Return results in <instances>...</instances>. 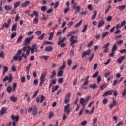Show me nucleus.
Instances as JSON below:
<instances>
[{"label":"nucleus","mask_w":126,"mask_h":126,"mask_svg":"<svg viewBox=\"0 0 126 126\" xmlns=\"http://www.w3.org/2000/svg\"><path fill=\"white\" fill-rule=\"evenodd\" d=\"M40 59H44L45 61H48V59H49V56L46 55L41 56L40 57Z\"/></svg>","instance_id":"43"},{"label":"nucleus","mask_w":126,"mask_h":126,"mask_svg":"<svg viewBox=\"0 0 126 126\" xmlns=\"http://www.w3.org/2000/svg\"><path fill=\"white\" fill-rule=\"evenodd\" d=\"M30 4V2L29 1H26L24 3L22 4L23 7H26V6H28Z\"/></svg>","instance_id":"21"},{"label":"nucleus","mask_w":126,"mask_h":126,"mask_svg":"<svg viewBox=\"0 0 126 126\" xmlns=\"http://www.w3.org/2000/svg\"><path fill=\"white\" fill-rule=\"evenodd\" d=\"M6 91L8 93H11V91H12V88L10 86L7 87Z\"/></svg>","instance_id":"34"},{"label":"nucleus","mask_w":126,"mask_h":126,"mask_svg":"<svg viewBox=\"0 0 126 126\" xmlns=\"http://www.w3.org/2000/svg\"><path fill=\"white\" fill-rule=\"evenodd\" d=\"M6 112V109L4 107H2L1 109L0 116H2Z\"/></svg>","instance_id":"26"},{"label":"nucleus","mask_w":126,"mask_h":126,"mask_svg":"<svg viewBox=\"0 0 126 126\" xmlns=\"http://www.w3.org/2000/svg\"><path fill=\"white\" fill-rule=\"evenodd\" d=\"M112 100H113L112 103H111L109 105V108L110 110L111 109H113V108H114V107H115L116 105H117V101H116V100H115V98H113Z\"/></svg>","instance_id":"10"},{"label":"nucleus","mask_w":126,"mask_h":126,"mask_svg":"<svg viewBox=\"0 0 126 126\" xmlns=\"http://www.w3.org/2000/svg\"><path fill=\"white\" fill-rule=\"evenodd\" d=\"M38 22H39V20L38 19V18H34L33 20V24H38Z\"/></svg>","instance_id":"49"},{"label":"nucleus","mask_w":126,"mask_h":126,"mask_svg":"<svg viewBox=\"0 0 126 126\" xmlns=\"http://www.w3.org/2000/svg\"><path fill=\"white\" fill-rule=\"evenodd\" d=\"M58 45L61 48H64V47H66V44L64 43V42H58Z\"/></svg>","instance_id":"19"},{"label":"nucleus","mask_w":126,"mask_h":126,"mask_svg":"<svg viewBox=\"0 0 126 126\" xmlns=\"http://www.w3.org/2000/svg\"><path fill=\"white\" fill-rule=\"evenodd\" d=\"M99 75V71L96 72L92 76L93 78H96Z\"/></svg>","instance_id":"39"},{"label":"nucleus","mask_w":126,"mask_h":126,"mask_svg":"<svg viewBox=\"0 0 126 126\" xmlns=\"http://www.w3.org/2000/svg\"><path fill=\"white\" fill-rule=\"evenodd\" d=\"M70 108V104H68L64 106V112L66 113L67 115H69L70 113V109H69Z\"/></svg>","instance_id":"4"},{"label":"nucleus","mask_w":126,"mask_h":126,"mask_svg":"<svg viewBox=\"0 0 126 126\" xmlns=\"http://www.w3.org/2000/svg\"><path fill=\"white\" fill-rule=\"evenodd\" d=\"M94 14L93 15L92 17V20H94V19L96 18V17L97 16V11H94Z\"/></svg>","instance_id":"32"},{"label":"nucleus","mask_w":126,"mask_h":126,"mask_svg":"<svg viewBox=\"0 0 126 126\" xmlns=\"http://www.w3.org/2000/svg\"><path fill=\"white\" fill-rule=\"evenodd\" d=\"M108 86V84L105 83L100 87L101 90H104Z\"/></svg>","instance_id":"29"},{"label":"nucleus","mask_w":126,"mask_h":126,"mask_svg":"<svg viewBox=\"0 0 126 126\" xmlns=\"http://www.w3.org/2000/svg\"><path fill=\"white\" fill-rule=\"evenodd\" d=\"M90 99V96H88L86 100L84 99V103H85V104H87V103H88V100H89Z\"/></svg>","instance_id":"62"},{"label":"nucleus","mask_w":126,"mask_h":126,"mask_svg":"<svg viewBox=\"0 0 126 126\" xmlns=\"http://www.w3.org/2000/svg\"><path fill=\"white\" fill-rule=\"evenodd\" d=\"M116 43L118 44V45H121L124 43V41L123 40L116 41Z\"/></svg>","instance_id":"56"},{"label":"nucleus","mask_w":126,"mask_h":126,"mask_svg":"<svg viewBox=\"0 0 126 126\" xmlns=\"http://www.w3.org/2000/svg\"><path fill=\"white\" fill-rule=\"evenodd\" d=\"M29 51H31V54H34L35 52H38V49H37V45L36 44H33L32 48L29 49Z\"/></svg>","instance_id":"3"},{"label":"nucleus","mask_w":126,"mask_h":126,"mask_svg":"<svg viewBox=\"0 0 126 126\" xmlns=\"http://www.w3.org/2000/svg\"><path fill=\"white\" fill-rule=\"evenodd\" d=\"M53 37H54V32H51L50 33H49V37L48 38V40H52Z\"/></svg>","instance_id":"37"},{"label":"nucleus","mask_w":126,"mask_h":126,"mask_svg":"<svg viewBox=\"0 0 126 126\" xmlns=\"http://www.w3.org/2000/svg\"><path fill=\"white\" fill-rule=\"evenodd\" d=\"M110 46V43H107L106 44L104 45L103 49H104V53H108V51H109L108 47Z\"/></svg>","instance_id":"14"},{"label":"nucleus","mask_w":126,"mask_h":126,"mask_svg":"<svg viewBox=\"0 0 126 126\" xmlns=\"http://www.w3.org/2000/svg\"><path fill=\"white\" fill-rule=\"evenodd\" d=\"M109 32H103L102 34V39H104L105 37H107L109 35Z\"/></svg>","instance_id":"28"},{"label":"nucleus","mask_w":126,"mask_h":126,"mask_svg":"<svg viewBox=\"0 0 126 126\" xmlns=\"http://www.w3.org/2000/svg\"><path fill=\"white\" fill-rule=\"evenodd\" d=\"M126 8V5H121L118 7V9L120 10V11H123Z\"/></svg>","instance_id":"22"},{"label":"nucleus","mask_w":126,"mask_h":126,"mask_svg":"<svg viewBox=\"0 0 126 126\" xmlns=\"http://www.w3.org/2000/svg\"><path fill=\"white\" fill-rule=\"evenodd\" d=\"M44 51H46V52H52L53 51V47L51 46H47L45 48Z\"/></svg>","instance_id":"20"},{"label":"nucleus","mask_w":126,"mask_h":126,"mask_svg":"<svg viewBox=\"0 0 126 126\" xmlns=\"http://www.w3.org/2000/svg\"><path fill=\"white\" fill-rule=\"evenodd\" d=\"M104 24H105V21L101 20L98 22L97 27L98 28H101V27L103 26Z\"/></svg>","instance_id":"17"},{"label":"nucleus","mask_w":126,"mask_h":126,"mask_svg":"<svg viewBox=\"0 0 126 126\" xmlns=\"http://www.w3.org/2000/svg\"><path fill=\"white\" fill-rule=\"evenodd\" d=\"M27 49L29 50V49H30V46H25L22 48L21 50L23 51V52H26L27 51Z\"/></svg>","instance_id":"27"},{"label":"nucleus","mask_w":126,"mask_h":126,"mask_svg":"<svg viewBox=\"0 0 126 126\" xmlns=\"http://www.w3.org/2000/svg\"><path fill=\"white\" fill-rule=\"evenodd\" d=\"M80 103L81 104V105H82V106H83V107L82 108L81 110L84 111V109H85V106H86V105L87 104L84 103V98H81L80 99Z\"/></svg>","instance_id":"7"},{"label":"nucleus","mask_w":126,"mask_h":126,"mask_svg":"<svg viewBox=\"0 0 126 126\" xmlns=\"http://www.w3.org/2000/svg\"><path fill=\"white\" fill-rule=\"evenodd\" d=\"M3 25V27H5V28H9V27L10 26V25H9L6 23H4Z\"/></svg>","instance_id":"51"},{"label":"nucleus","mask_w":126,"mask_h":126,"mask_svg":"<svg viewBox=\"0 0 126 126\" xmlns=\"http://www.w3.org/2000/svg\"><path fill=\"white\" fill-rule=\"evenodd\" d=\"M0 58H4V51H1L0 53Z\"/></svg>","instance_id":"57"},{"label":"nucleus","mask_w":126,"mask_h":126,"mask_svg":"<svg viewBox=\"0 0 126 126\" xmlns=\"http://www.w3.org/2000/svg\"><path fill=\"white\" fill-rule=\"evenodd\" d=\"M17 86V84L16 83H14L13 85V91H15V89H16Z\"/></svg>","instance_id":"50"},{"label":"nucleus","mask_w":126,"mask_h":126,"mask_svg":"<svg viewBox=\"0 0 126 126\" xmlns=\"http://www.w3.org/2000/svg\"><path fill=\"white\" fill-rule=\"evenodd\" d=\"M82 24V20H81V21H80L78 23H77V24L75 25V28H77V27H79V26H80V25H81Z\"/></svg>","instance_id":"36"},{"label":"nucleus","mask_w":126,"mask_h":126,"mask_svg":"<svg viewBox=\"0 0 126 126\" xmlns=\"http://www.w3.org/2000/svg\"><path fill=\"white\" fill-rule=\"evenodd\" d=\"M124 25H126V21H123L121 22L120 27H123V26H124Z\"/></svg>","instance_id":"64"},{"label":"nucleus","mask_w":126,"mask_h":126,"mask_svg":"<svg viewBox=\"0 0 126 126\" xmlns=\"http://www.w3.org/2000/svg\"><path fill=\"white\" fill-rule=\"evenodd\" d=\"M20 3H21L20 1H18V2L15 3L14 6V8H17V7H18V6H19V5H20Z\"/></svg>","instance_id":"35"},{"label":"nucleus","mask_w":126,"mask_h":126,"mask_svg":"<svg viewBox=\"0 0 126 126\" xmlns=\"http://www.w3.org/2000/svg\"><path fill=\"white\" fill-rule=\"evenodd\" d=\"M58 88H59V86H56L54 88H52V90L51 92L52 93H54L55 91H57V90H58Z\"/></svg>","instance_id":"44"},{"label":"nucleus","mask_w":126,"mask_h":126,"mask_svg":"<svg viewBox=\"0 0 126 126\" xmlns=\"http://www.w3.org/2000/svg\"><path fill=\"white\" fill-rule=\"evenodd\" d=\"M45 100H46V97H45L43 95H41V100H40V97H39L36 98L37 103H39V102L40 103H43Z\"/></svg>","instance_id":"8"},{"label":"nucleus","mask_w":126,"mask_h":126,"mask_svg":"<svg viewBox=\"0 0 126 126\" xmlns=\"http://www.w3.org/2000/svg\"><path fill=\"white\" fill-rule=\"evenodd\" d=\"M113 95L114 96V97H117L118 96V91H117V90H114L113 91Z\"/></svg>","instance_id":"48"},{"label":"nucleus","mask_w":126,"mask_h":126,"mask_svg":"<svg viewBox=\"0 0 126 126\" xmlns=\"http://www.w3.org/2000/svg\"><path fill=\"white\" fill-rule=\"evenodd\" d=\"M70 57H74V51L73 50H71L70 52Z\"/></svg>","instance_id":"58"},{"label":"nucleus","mask_w":126,"mask_h":126,"mask_svg":"<svg viewBox=\"0 0 126 126\" xmlns=\"http://www.w3.org/2000/svg\"><path fill=\"white\" fill-rule=\"evenodd\" d=\"M32 115L34 117H36L38 115V108H37L36 106H34L32 110Z\"/></svg>","instance_id":"13"},{"label":"nucleus","mask_w":126,"mask_h":126,"mask_svg":"<svg viewBox=\"0 0 126 126\" xmlns=\"http://www.w3.org/2000/svg\"><path fill=\"white\" fill-rule=\"evenodd\" d=\"M117 44H114L112 48V52H115L117 49Z\"/></svg>","instance_id":"33"},{"label":"nucleus","mask_w":126,"mask_h":126,"mask_svg":"<svg viewBox=\"0 0 126 126\" xmlns=\"http://www.w3.org/2000/svg\"><path fill=\"white\" fill-rule=\"evenodd\" d=\"M58 82H59V83H63V78H59Z\"/></svg>","instance_id":"63"},{"label":"nucleus","mask_w":126,"mask_h":126,"mask_svg":"<svg viewBox=\"0 0 126 126\" xmlns=\"http://www.w3.org/2000/svg\"><path fill=\"white\" fill-rule=\"evenodd\" d=\"M35 34H36V35L37 36H40V35H41V34H42V31H37L35 32Z\"/></svg>","instance_id":"60"},{"label":"nucleus","mask_w":126,"mask_h":126,"mask_svg":"<svg viewBox=\"0 0 126 126\" xmlns=\"http://www.w3.org/2000/svg\"><path fill=\"white\" fill-rule=\"evenodd\" d=\"M90 88H92L93 89H96L98 87L97 86V84H91L89 85Z\"/></svg>","instance_id":"23"},{"label":"nucleus","mask_w":126,"mask_h":126,"mask_svg":"<svg viewBox=\"0 0 126 126\" xmlns=\"http://www.w3.org/2000/svg\"><path fill=\"white\" fill-rule=\"evenodd\" d=\"M39 92V90H37L34 94L32 96V98H36L37 97V95H38V93Z\"/></svg>","instance_id":"45"},{"label":"nucleus","mask_w":126,"mask_h":126,"mask_svg":"<svg viewBox=\"0 0 126 126\" xmlns=\"http://www.w3.org/2000/svg\"><path fill=\"white\" fill-rule=\"evenodd\" d=\"M70 96H71V93H68L67 94H66L65 98V99H66V98H69V97H70Z\"/></svg>","instance_id":"55"},{"label":"nucleus","mask_w":126,"mask_h":126,"mask_svg":"<svg viewBox=\"0 0 126 126\" xmlns=\"http://www.w3.org/2000/svg\"><path fill=\"white\" fill-rule=\"evenodd\" d=\"M9 77L8 76H6L5 78H3V82H5L7 80H8V83H10L12 81V75L11 74H9Z\"/></svg>","instance_id":"5"},{"label":"nucleus","mask_w":126,"mask_h":126,"mask_svg":"<svg viewBox=\"0 0 126 126\" xmlns=\"http://www.w3.org/2000/svg\"><path fill=\"white\" fill-rule=\"evenodd\" d=\"M66 64V62L65 61H63L62 65L60 67V70H63V69H64L65 68V65Z\"/></svg>","instance_id":"16"},{"label":"nucleus","mask_w":126,"mask_h":126,"mask_svg":"<svg viewBox=\"0 0 126 126\" xmlns=\"http://www.w3.org/2000/svg\"><path fill=\"white\" fill-rule=\"evenodd\" d=\"M74 38H75V36H74V35H72L71 36L70 38V42H71V45L77 43L78 41L77 40H74Z\"/></svg>","instance_id":"12"},{"label":"nucleus","mask_w":126,"mask_h":126,"mask_svg":"<svg viewBox=\"0 0 126 126\" xmlns=\"http://www.w3.org/2000/svg\"><path fill=\"white\" fill-rule=\"evenodd\" d=\"M113 19V18H112V17L111 16H108L107 18H106V20L107 21H108V22L110 21H112V20Z\"/></svg>","instance_id":"54"},{"label":"nucleus","mask_w":126,"mask_h":126,"mask_svg":"<svg viewBox=\"0 0 126 126\" xmlns=\"http://www.w3.org/2000/svg\"><path fill=\"white\" fill-rule=\"evenodd\" d=\"M46 77V73H43L41 74L40 78V83H39V86H42L44 84V82L46 81V79L45 78Z\"/></svg>","instance_id":"1"},{"label":"nucleus","mask_w":126,"mask_h":126,"mask_svg":"<svg viewBox=\"0 0 126 126\" xmlns=\"http://www.w3.org/2000/svg\"><path fill=\"white\" fill-rule=\"evenodd\" d=\"M45 35H46L45 33H43L41 35L38 37L37 39L39 40H43L45 37Z\"/></svg>","instance_id":"41"},{"label":"nucleus","mask_w":126,"mask_h":126,"mask_svg":"<svg viewBox=\"0 0 126 126\" xmlns=\"http://www.w3.org/2000/svg\"><path fill=\"white\" fill-rule=\"evenodd\" d=\"M91 50L90 49H88L87 51H84L82 54V58L86 57V56H89L90 55Z\"/></svg>","instance_id":"9"},{"label":"nucleus","mask_w":126,"mask_h":126,"mask_svg":"<svg viewBox=\"0 0 126 126\" xmlns=\"http://www.w3.org/2000/svg\"><path fill=\"white\" fill-rule=\"evenodd\" d=\"M4 8L5 10H11V6L5 5Z\"/></svg>","instance_id":"40"},{"label":"nucleus","mask_w":126,"mask_h":126,"mask_svg":"<svg viewBox=\"0 0 126 126\" xmlns=\"http://www.w3.org/2000/svg\"><path fill=\"white\" fill-rule=\"evenodd\" d=\"M41 9L42 11L45 12L47 10V6H42L41 7Z\"/></svg>","instance_id":"46"},{"label":"nucleus","mask_w":126,"mask_h":126,"mask_svg":"<svg viewBox=\"0 0 126 126\" xmlns=\"http://www.w3.org/2000/svg\"><path fill=\"white\" fill-rule=\"evenodd\" d=\"M87 26H88V25H85L84 29L82 31V33H85V31H86V30L87 29Z\"/></svg>","instance_id":"47"},{"label":"nucleus","mask_w":126,"mask_h":126,"mask_svg":"<svg viewBox=\"0 0 126 126\" xmlns=\"http://www.w3.org/2000/svg\"><path fill=\"white\" fill-rule=\"evenodd\" d=\"M17 28V23H16L12 27V29H11L12 31H16V30H17L16 28Z\"/></svg>","instance_id":"24"},{"label":"nucleus","mask_w":126,"mask_h":126,"mask_svg":"<svg viewBox=\"0 0 126 126\" xmlns=\"http://www.w3.org/2000/svg\"><path fill=\"white\" fill-rule=\"evenodd\" d=\"M21 50H19L17 53L16 54V56H20L21 55V53H22V51H21Z\"/></svg>","instance_id":"59"},{"label":"nucleus","mask_w":126,"mask_h":126,"mask_svg":"<svg viewBox=\"0 0 126 126\" xmlns=\"http://www.w3.org/2000/svg\"><path fill=\"white\" fill-rule=\"evenodd\" d=\"M44 45H54V43L50 41H44Z\"/></svg>","instance_id":"42"},{"label":"nucleus","mask_w":126,"mask_h":126,"mask_svg":"<svg viewBox=\"0 0 126 126\" xmlns=\"http://www.w3.org/2000/svg\"><path fill=\"white\" fill-rule=\"evenodd\" d=\"M33 39H34V35L27 38L24 41V46H28V45H29V44H30V42H31Z\"/></svg>","instance_id":"2"},{"label":"nucleus","mask_w":126,"mask_h":126,"mask_svg":"<svg viewBox=\"0 0 126 126\" xmlns=\"http://www.w3.org/2000/svg\"><path fill=\"white\" fill-rule=\"evenodd\" d=\"M113 91L114 90H109L105 92L104 94L102 95V97H107L108 95H109V96H111V95L113 94Z\"/></svg>","instance_id":"6"},{"label":"nucleus","mask_w":126,"mask_h":126,"mask_svg":"<svg viewBox=\"0 0 126 126\" xmlns=\"http://www.w3.org/2000/svg\"><path fill=\"white\" fill-rule=\"evenodd\" d=\"M63 75V70H60L57 73L58 77H62Z\"/></svg>","instance_id":"18"},{"label":"nucleus","mask_w":126,"mask_h":126,"mask_svg":"<svg viewBox=\"0 0 126 126\" xmlns=\"http://www.w3.org/2000/svg\"><path fill=\"white\" fill-rule=\"evenodd\" d=\"M31 65H32V64L31 63H30L29 65H28V66L26 68V71H28V70H29V69L30 68V67H31Z\"/></svg>","instance_id":"53"},{"label":"nucleus","mask_w":126,"mask_h":126,"mask_svg":"<svg viewBox=\"0 0 126 126\" xmlns=\"http://www.w3.org/2000/svg\"><path fill=\"white\" fill-rule=\"evenodd\" d=\"M4 70H3V75H4V73L5 72H7L8 71V67L6 66H3Z\"/></svg>","instance_id":"38"},{"label":"nucleus","mask_w":126,"mask_h":126,"mask_svg":"<svg viewBox=\"0 0 126 126\" xmlns=\"http://www.w3.org/2000/svg\"><path fill=\"white\" fill-rule=\"evenodd\" d=\"M88 85V84L87 83V82H84L82 86L81 87V88H82V89H84L85 90H86L87 89V87L85 86V85Z\"/></svg>","instance_id":"31"},{"label":"nucleus","mask_w":126,"mask_h":126,"mask_svg":"<svg viewBox=\"0 0 126 126\" xmlns=\"http://www.w3.org/2000/svg\"><path fill=\"white\" fill-rule=\"evenodd\" d=\"M10 99L12 102H15L17 101V97H15V96H11L10 97Z\"/></svg>","instance_id":"30"},{"label":"nucleus","mask_w":126,"mask_h":126,"mask_svg":"<svg viewBox=\"0 0 126 126\" xmlns=\"http://www.w3.org/2000/svg\"><path fill=\"white\" fill-rule=\"evenodd\" d=\"M125 58L126 57L124 56H122L120 57H119L117 59V61L119 63H122V62H123V61H124V60H125Z\"/></svg>","instance_id":"15"},{"label":"nucleus","mask_w":126,"mask_h":126,"mask_svg":"<svg viewBox=\"0 0 126 126\" xmlns=\"http://www.w3.org/2000/svg\"><path fill=\"white\" fill-rule=\"evenodd\" d=\"M98 119L97 118H95L93 121V126H94L96 125V124H97V121Z\"/></svg>","instance_id":"52"},{"label":"nucleus","mask_w":126,"mask_h":126,"mask_svg":"<svg viewBox=\"0 0 126 126\" xmlns=\"http://www.w3.org/2000/svg\"><path fill=\"white\" fill-rule=\"evenodd\" d=\"M11 118L12 120V121H14V122H18V120H19V116H14L13 114L11 115Z\"/></svg>","instance_id":"11"},{"label":"nucleus","mask_w":126,"mask_h":126,"mask_svg":"<svg viewBox=\"0 0 126 126\" xmlns=\"http://www.w3.org/2000/svg\"><path fill=\"white\" fill-rule=\"evenodd\" d=\"M72 64V60H71V59H68V65H69V66H70V65H71Z\"/></svg>","instance_id":"61"},{"label":"nucleus","mask_w":126,"mask_h":126,"mask_svg":"<svg viewBox=\"0 0 126 126\" xmlns=\"http://www.w3.org/2000/svg\"><path fill=\"white\" fill-rule=\"evenodd\" d=\"M111 8H112V6H111V5H109L108 6H107V8L106 9L105 11V14H107V13H108V12L110 11Z\"/></svg>","instance_id":"25"}]
</instances>
